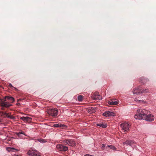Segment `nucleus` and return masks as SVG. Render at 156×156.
<instances>
[{
	"label": "nucleus",
	"instance_id": "obj_30",
	"mask_svg": "<svg viewBox=\"0 0 156 156\" xmlns=\"http://www.w3.org/2000/svg\"><path fill=\"white\" fill-rule=\"evenodd\" d=\"M4 107H2L1 108V109L2 110H4Z\"/></svg>",
	"mask_w": 156,
	"mask_h": 156
},
{
	"label": "nucleus",
	"instance_id": "obj_20",
	"mask_svg": "<svg viewBox=\"0 0 156 156\" xmlns=\"http://www.w3.org/2000/svg\"><path fill=\"white\" fill-rule=\"evenodd\" d=\"M147 81V79L144 78V77H142L140 79L139 81L144 84Z\"/></svg>",
	"mask_w": 156,
	"mask_h": 156
},
{
	"label": "nucleus",
	"instance_id": "obj_13",
	"mask_svg": "<svg viewBox=\"0 0 156 156\" xmlns=\"http://www.w3.org/2000/svg\"><path fill=\"white\" fill-rule=\"evenodd\" d=\"M92 98L93 99L101 100L102 99L101 96L97 93H94L92 95Z\"/></svg>",
	"mask_w": 156,
	"mask_h": 156
},
{
	"label": "nucleus",
	"instance_id": "obj_14",
	"mask_svg": "<svg viewBox=\"0 0 156 156\" xmlns=\"http://www.w3.org/2000/svg\"><path fill=\"white\" fill-rule=\"evenodd\" d=\"M4 98L7 101H8L10 104L13 103L14 101V98L12 97L6 96Z\"/></svg>",
	"mask_w": 156,
	"mask_h": 156
},
{
	"label": "nucleus",
	"instance_id": "obj_2",
	"mask_svg": "<svg viewBox=\"0 0 156 156\" xmlns=\"http://www.w3.org/2000/svg\"><path fill=\"white\" fill-rule=\"evenodd\" d=\"M0 105L5 108H9L12 105L7 101L5 98L0 100Z\"/></svg>",
	"mask_w": 156,
	"mask_h": 156
},
{
	"label": "nucleus",
	"instance_id": "obj_16",
	"mask_svg": "<svg viewBox=\"0 0 156 156\" xmlns=\"http://www.w3.org/2000/svg\"><path fill=\"white\" fill-rule=\"evenodd\" d=\"M96 125L103 128H105L107 126V124L106 123H103L102 122L97 123Z\"/></svg>",
	"mask_w": 156,
	"mask_h": 156
},
{
	"label": "nucleus",
	"instance_id": "obj_27",
	"mask_svg": "<svg viewBox=\"0 0 156 156\" xmlns=\"http://www.w3.org/2000/svg\"><path fill=\"white\" fill-rule=\"evenodd\" d=\"M134 101H139V102H142L143 101H141V100H138L137 98H135L134 99Z\"/></svg>",
	"mask_w": 156,
	"mask_h": 156
},
{
	"label": "nucleus",
	"instance_id": "obj_3",
	"mask_svg": "<svg viewBox=\"0 0 156 156\" xmlns=\"http://www.w3.org/2000/svg\"><path fill=\"white\" fill-rule=\"evenodd\" d=\"M47 112L49 115L55 117L58 114V110L55 108H51L47 110Z\"/></svg>",
	"mask_w": 156,
	"mask_h": 156
},
{
	"label": "nucleus",
	"instance_id": "obj_12",
	"mask_svg": "<svg viewBox=\"0 0 156 156\" xmlns=\"http://www.w3.org/2000/svg\"><path fill=\"white\" fill-rule=\"evenodd\" d=\"M97 108L96 107H89L87 108V111L90 114L95 112L97 110Z\"/></svg>",
	"mask_w": 156,
	"mask_h": 156
},
{
	"label": "nucleus",
	"instance_id": "obj_29",
	"mask_svg": "<svg viewBox=\"0 0 156 156\" xmlns=\"http://www.w3.org/2000/svg\"><path fill=\"white\" fill-rule=\"evenodd\" d=\"M105 145L104 144H103L102 145V148L105 147Z\"/></svg>",
	"mask_w": 156,
	"mask_h": 156
},
{
	"label": "nucleus",
	"instance_id": "obj_4",
	"mask_svg": "<svg viewBox=\"0 0 156 156\" xmlns=\"http://www.w3.org/2000/svg\"><path fill=\"white\" fill-rule=\"evenodd\" d=\"M120 126L123 130V132L126 133L129 130L130 125L127 123H124L121 124Z\"/></svg>",
	"mask_w": 156,
	"mask_h": 156
},
{
	"label": "nucleus",
	"instance_id": "obj_28",
	"mask_svg": "<svg viewBox=\"0 0 156 156\" xmlns=\"http://www.w3.org/2000/svg\"><path fill=\"white\" fill-rule=\"evenodd\" d=\"M20 133H21V134H23L24 135L26 136V135L25 134V133L24 132H23V131H22L21 132H20Z\"/></svg>",
	"mask_w": 156,
	"mask_h": 156
},
{
	"label": "nucleus",
	"instance_id": "obj_15",
	"mask_svg": "<svg viewBox=\"0 0 156 156\" xmlns=\"http://www.w3.org/2000/svg\"><path fill=\"white\" fill-rule=\"evenodd\" d=\"M20 119L23 121L26 122H29L31 121L32 119L30 117L26 116V117H22L20 118Z\"/></svg>",
	"mask_w": 156,
	"mask_h": 156
},
{
	"label": "nucleus",
	"instance_id": "obj_10",
	"mask_svg": "<svg viewBox=\"0 0 156 156\" xmlns=\"http://www.w3.org/2000/svg\"><path fill=\"white\" fill-rule=\"evenodd\" d=\"M142 88L139 86L137 88H135L133 90V94H141V90Z\"/></svg>",
	"mask_w": 156,
	"mask_h": 156
},
{
	"label": "nucleus",
	"instance_id": "obj_9",
	"mask_svg": "<svg viewBox=\"0 0 156 156\" xmlns=\"http://www.w3.org/2000/svg\"><path fill=\"white\" fill-rule=\"evenodd\" d=\"M154 116L153 115L148 114L146 115L143 119L146 121L151 122L153 121L154 120Z\"/></svg>",
	"mask_w": 156,
	"mask_h": 156
},
{
	"label": "nucleus",
	"instance_id": "obj_7",
	"mask_svg": "<svg viewBox=\"0 0 156 156\" xmlns=\"http://www.w3.org/2000/svg\"><path fill=\"white\" fill-rule=\"evenodd\" d=\"M64 143L70 146H74L76 145V144L75 142L72 139H67L64 141Z\"/></svg>",
	"mask_w": 156,
	"mask_h": 156
},
{
	"label": "nucleus",
	"instance_id": "obj_8",
	"mask_svg": "<svg viewBox=\"0 0 156 156\" xmlns=\"http://www.w3.org/2000/svg\"><path fill=\"white\" fill-rule=\"evenodd\" d=\"M124 145H126L127 146L129 145V146L134 148L135 147V143L133 141L131 140H126L125 142L123 143Z\"/></svg>",
	"mask_w": 156,
	"mask_h": 156
},
{
	"label": "nucleus",
	"instance_id": "obj_6",
	"mask_svg": "<svg viewBox=\"0 0 156 156\" xmlns=\"http://www.w3.org/2000/svg\"><path fill=\"white\" fill-rule=\"evenodd\" d=\"M27 154L30 156H41L40 153L36 150H29Z\"/></svg>",
	"mask_w": 156,
	"mask_h": 156
},
{
	"label": "nucleus",
	"instance_id": "obj_23",
	"mask_svg": "<svg viewBox=\"0 0 156 156\" xmlns=\"http://www.w3.org/2000/svg\"><path fill=\"white\" fill-rule=\"evenodd\" d=\"M83 98V96L82 95H80L78 96L77 97V99L78 101H82Z\"/></svg>",
	"mask_w": 156,
	"mask_h": 156
},
{
	"label": "nucleus",
	"instance_id": "obj_24",
	"mask_svg": "<svg viewBox=\"0 0 156 156\" xmlns=\"http://www.w3.org/2000/svg\"><path fill=\"white\" fill-rule=\"evenodd\" d=\"M38 141L41 143H44L46 142V140H44L43 139H38Z\"/></svg>",
	"mask_w": 156,
	"mask_h": 156
},
{
	"label": "nucleus",
	"instance_id": "obj_19",
	"mask_svg": "<svg viewBox=\"0 0 156 156\" xmlns=\"http://www.w3.org/2000/svg\"><path fill=\"white\" fill-rule=\"evenodd\" d=\"M65 126V125L61 123H58L57 124H55L53 125V127H56L57 128H63Z\"/></svg>",
	"mask_w": 156,
	"mask_h": 156
},
{
	"label": "nucleus",
	"instance_id": "obj_26",
	"mask_svg": "<svg viewBox=\"0 0 156 156\" xmlns=\"http://www.w3.org/2000/svg\"><path fill=\"white\" fill-rule=\"evenodd\" d=\"M16 134L19 137H21V133H20V132H16Z\"/></svg>",
	"mask_w": 156,
	"mask_h": 156
},
{
	"label": "nucleus",
	"instance_id": "obj_1",
	"mask_svg": "<svg viewBox=\"0 0 156 156\" xmlns=\"http://www.w3.org/2000/svg\"><path fill=\"white\" fill-rule=\"evenodd\" d=\"M149 113V112L148 111L145 109H138L137 110V113L134 115V117L136 119H144Z\"/></svg>",
	"mask_w": 156,
	"mask_h": 156
},
{
	"label": "nucleus",
	"instance_id": "obj_33",
	"mask_svg": "<svg viewBox=\"0 0 156 156\" xmlns=\"http://www.w3.org/2000/svg\"><path fill=\"white\" fill-rule=\"evenodd\" d=\"M20 100V99H19V100H18L17 101H19Z\"/></svg>",
	"mask_w": 156,
	"mask_h": 156
},
{
	"label": "nucleus",
	"instance_id": "obj_5",
	"mask_svg": "<svg viewBox=\"0 0 156 156\" xmlns=\"http://www.w3.org/2000/svg\"><path fill=\"white\" fill-rule=\"evenodd\" d=\"M56 147L57 149L61 151H66L68 150L67 147L61 144H57Z\"/></svg>",
	"mask_w": 156,
	"mask_h": 156
},
{
	"label": "nucleus",
	"instance_id": "obj_32",
	"mask_svg": "<svg viewBox=\"0 0 156 156\" xmlns=\"http://www.w3.org/2000/svg\"><path fill=\"white\" fill-rule=\"evenodd\" d=\"M14 156H20V155H14Z\"/></svg>",
	"mask_w": 156,
	"mask_h": 156
},
{
	"label": "nucleus",
	"instance_id": "obj_25",
	"mask_svg": "<svg viewBox=\"0 0 156 156\" xmlns=\"http://www.w3.org/2000/svg\"><path fill=\"white\" fill-rule=\"evenodd\" d=\"M9 87H10L11 88H14L15 89V90H17V89L16 88V87H13L12 86V84L11 83H9Z\"/></svg>",
	"mask_w": 156,
	"mask_h": 156
},
{
	"label": "nucleus",
	"instance_id": "obj_22",
	"mask_svg": "<svg viewBox=\"0 0 156 156\" xmlns=\"http://www.w3.org/2000/svg\"><path fill=\"white\" fill-rule=\"evenodd\" d=\"M107 147H109L112 150L116 151L117 149L114 146H113L112 145H108Z\"/></svg>",
	"mask_w": 156,
	"mask_h": 156
},
{
	"label": "nucleus",
	"instance_id": "obj_31",
	"mask_svg": "<svg viewBox=\"0 0 156 156\" xmlns=\"http://www.w3.org/2000/svg\"><path fill=\"white\" fill-rule=\"evenodd\" d=\"M16 105H20V103H17L16 104Z\"/></svg>",
	"mask_w": 156,
	"mask_h": 156
},
{
	"label": "nucleus",
	"instance_id": "obj_21",
	"mask_svg": "<svg viewBox=\"0 0 156 156\" xmlns=\"http://www.w3.org/2000/svg\"><path fill=\"white\" fill-rule=\"evenodd\" d=\"M149 92V90L148 89H143L142 88V90H141V94L143 93H147Z\"/></svg>",
	"mask_w": 156,
	"mask_h": 156
},
{
	"label": "nucleus",
	"instance_id": "obj_17",
	"mask_svg": "<svg viewBox=\"0 0 156 156\" xmlns=\"http://www.w3.org/2000/svg\"><path fill=\"white\" fill-rule=\"evenodd\" d=\"M108 104L111 105H115L118 104V102L117 101L114 100H111L108 101Z\"/></svg>",
	"mask_w": 156,
	"mask_h": 156
},
{
	"label": "nucleus",
	"instance_id": "obj_11",
	"mask_svg": "<svg viewBox=\"0 0 156 156\" xmlns=\"http://www.w3.org/2000/svg\"><path fill=\"white\" fill-rule=\"evenodd\" d=\"M103 116L105 117H110L111 116H115V114L114 113L109 111H106L103 114Z\"/></svg>",
	"mask_w": 156,
	"mask_h": 156
},
{
	"label": "nucleus",
	"instance_id": "obj_18",
	"mask_svg": "<svg viewBox=\"0 0 156 156\" xmlns=\"http://www.w3.org/2000/svg\"><path fill=\"white\" fill-rule=\"evenodd\" d=\"M9 113H7L6 112H5L4 113V115L6 116H4V117H7L8 118L10 119H15V117L12 116V115H9Z\"/></svg>",
	"mask_w": 156,
	"mask_h": 156
}]
</instances>
